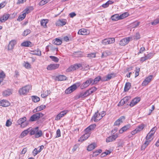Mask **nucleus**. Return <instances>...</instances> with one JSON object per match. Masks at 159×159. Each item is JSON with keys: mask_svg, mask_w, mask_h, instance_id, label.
Returning <instances> with one entry per match:
<instances>
[{"mask_svg": "<svg viewBox=\"0 0 159 159\" xmlns=\"http://www.w3.org/2000/svg\"><path fill=\"white\" fill-rule=\"evenodd\" d=\"M96 147V144L95 143H93L89 145L87 147V149L88 151H91Z\"/></svg>", "mask_w": 159, "mask_h": 159, "instance_id": "obj_34", "label": "nucleus"}, {"mask_svg": "<svg viewBox=\"0 0 159 159\" xmlns=\"http://www.w3.org/2000/svg\"><path fill=\"white\" fill-rule=\"evenodd\" d=\"M88 96V95L86 91L84 93H81L75 96V99L77 100L80 98H83Z\"/></svg>", "mask_w": 159, "mask_h": 159, "instance_id": "obj_17", "label": "nucleus"}, {"mask_svg": "<svg viewBox=\"0 0 159 159\" xmlns=\"http://www.w3.org/2000/svg\"><path fill=\"white\" fill-rule=\"evenodd\" d=\"M131 39V38L128 37L123 39L120 41L119 44L122 46H125L129 43Z\"/></svg>", "mask_w": 159, "mask_h": 159, "instance_id": "obj_9", "label": "nucleus"}, {"mask_svg": "<svg viewBox=\"0 0 159 159\" xmlns=\"http://www.w3.org/2000/svg\"><path fill=\"white\" fill-rule=\"evenodd\" d=\"M39 153L38 150L36 148H34L33 151V154L34 156H36Z\"/></svg>", "mask_w": 159, "mask_h": 159, "instance_id": "obj_57", "label": "nucleus"}, {"mask_svg": "<svg viewBox=\"0 0 159 159\" xmlns=\"http://www.w3.org/2000/svg\"><path fill=\"white\" fill-rule=\"evenodd\" d=\"M144 125L143 124H142L139 125L136 129L135 130L138 132L142 130L144 128Z\"/></svg>", "mask_w": 159, "mask_h": 159, "instance_id": "obj_33", "label": "nucleus"}, {"mask_svg": "<svg viewBox=\"0 0 159 159\" xmlns=\"http://www.w3.org/2000/svg\"><path fill=\"white\" fill-rule=\"evenodd\" d=\"M23 65L26 68L30 69L31 68V65L27 62H25L24 61Z\"/></svg>", "mask_w": 159, "mask_h": 159, "instance_id": "obj_46", "label": "nucleus"}, {"mask_svg": "<svg viewBox=\"0 0 159 159\" xmlns=\"http://www.w3.org/2000/svg\"><path fill=\"white\" fill-rule=\"evenodd\" d=\"M131 87V84L129 82H127L125 85L124 91L125 92L128 91Z\"/></svg>", "mask_w": 159, "mask_h": 159, "instance_id": "obj_35", "label": "nucleus"}, {"mask_svg": "<svg viewBox=\"0 0 159 159\" xmlns=\"http://www.w3.org/2000/svg\"><path fill=\"white\" fill-rule=\"evenodd\" d=\"M30 130V128H29L26 130L24 131L21 133L20 136L21 138H23L25 136Z\"/></svg>", "mask_w": 159, "mask_h": 159, "instance_id": "obj_31", "label": "nucleus"}, {"mask_svg": "<svg viewBox=\"0 0 159 159\" xmlns=\"http://www.w3.org/2000/svg\"><path fill=\"white\" fill-rule=\"evenodd\" d=\"M9 103L6 100H3L0 101V106L6 107L9 105Z\"/></svg>", "mask_w": 159, "mask_h": 159, "instance_id": "obj_21", "label": "nucleus"}, {"mask_svg": "<svg viewBox=\"0 0 159 159\" xmlns=\"http://www.w3.org/2000/svg\"><path fill=\"white\" fill-rule=\"evenodd\" d=\"M125 119V117L124 116H121L119 119L117 120L114 123V125L118 126L120 123H122L123 120Z\"/></svg>", "mask_w": 159, "mask_h": 159, "instance_id": "obj_18", "label": "nucleus"}, {"mask_svg": "<svg viewBox=\"0 0 159 159\" xmlns=\"http://www.w3.org/2000/svg\"><path fill=\"white\" fill-rule=\"evenodd\" d=\"M66 77L65 76L62 75H59L57 76L56 77L57 80L60 81L66 80Z\"/></svg>", "mask_w": 159, "mask_h": 159, "instance_id": "obj_24", "label": "nucleus"}, {"mask_svg": "<svg viewBox=\"0 0 159 159\" xmlns=\"http://www.w3.org/2000/svg\"><path fill=\"white\" fill-rule=\"evenodd\" d=\"M153 135V133H151V132L148 133L146 137V140H150Z\"/></svg>", "mask_w": 159, "mask_h": 159, "instance_id": "obj_49", "label": "nucleus"}, {"mask_svg": "<svg viewBox=\"0 0 159 159\" xmlns=\"http://www.w3.org/2000/svg\"><path fill=\"white\" fill-rule=\"evenodd\" d=\"M112 137V138L113 139V140H115L118 137V134H116L114 135H113L111 136Z\"/></svg>", "mask_w": 159, "mask_h": 159, "instance_id": "obj_63", "label": "nucleus"}, {"mask_svg": "<svg viewBox=\"0 0 159 159\" xmlns=\"http://www.w3.org/2000/svg\"><path fill=\"white\" fill-rule=\"evenodd\" d=\"M134 39L136 40L140 38V36L139 33H137L134 36Z\"/></svg>", "mask_w": 159, "mask_h": 159, "instance_id": "obj_64", "label": "nucleus"}, {"mask_svg": "<svg viewBox=\"0 0 159 159\" xmlns=\"http://www.w3.org/2000/svg\"><path fill=\"white\" fill-rule=\"evenodd\" d=\"M31 32V30L28 29H26L23 32L22 35L24 36H26Z\"/></svg>", "mask_w": 159, "mask_h": 159, "instance_id": "obj_45", "label": "nucleus"}, {"mask_svg": "<svg viewBox=\"0 0 159 159\" xmlns=\"http://www.w3.org/2000/svg\"><path fill=\"white\" fill-rule=\"evenodd\" d=\"M90 33L89 30L82 28L79 30L78 32V34L81 35H87L88 34Z\"/></svg>", "mask_w": 159, "mask_h": 159, "instance_id": "obj_15", "label": "nucleus"}, {"mask_svg": "<svg viewBox=\"0 0 159 159\" xmlns=\"http://www.w3.org/2000/svg\"><path fill=\"white\" fill-rule=\"evenodd\" d=\"M81 52H75L73 53L72 55L73 57H81Z\"/></svg>", "mask_w": 159, "mask_h": 159, "instance_id": "obj_42", "label": "nucleus"}, {"mask_svg": "<svg viewBox=\"0 0 159 159\" xmlns=\"http://www.w3.org/2000/svg\"><path fill=\"white\" fill-rule=\"evenodd\" d=\"M31 54H34L40 56L41 55V52L39 49H38L37 50H35L33 51H31Z\"/></svg>", "mask_w": 159, "mask_h": 159, "instance_id": "obj_27", "label": "nucleus"}, {"mask_svg": "<svg viewBox=\"0 0 159 159\" xmlns=\"http://www.w3.org/2000/svg\"><path fill=\"white\" fill-rule=\"evenodd\" d=\"M31 86L30 85H26L20 89L19 91V93L21 95L27 94L31 89Z\"/></svg>", "mask_w": 159, "mask_h": 159, "instance_id": "obj_2", "label": "nucleus"}, {"mask_svg": "<svg viewBox=\"0 0 159 159\" xmlns=\"http://www.w3.org/2000/svg\"><path fill=\"white\" fill-rule=\"evenodd\" d=\"M151 141V140H146L145 143L143 145L142 148H143V147H144V148H145L150 143Z\"/></svg>", "mask_w": 159, "mask_h": 159, "instance_id": "obj_47", "label": "nucleus"}, {"mask_svg": "<svg viewBox=\"0 0 159 159\" xmlns=\"http://www.w3.org/2000/svg\"><path fill=\"white\" fill-rule=\"evenodd\" d=\"M97 89V88L95 87H93L89 89L86 91V92L88 95V96H89L92 93H94V92L96 91Z\"/></svg>", "mask_w": 159, "mask_h": 159, "instance_id": "obj_20", "label": "nucleus"}, {"mask_svg": "<svg viewBox=\"0 0 159 159\" xmlns=\"http://www.w3.org/2000/svg\"><path fill=\"white\" fill-rule=\"evenodd\" d=\"M115 42V39L113 38L106 39L103 40L102 43L103 44L107 45L114 43Z\"/></svg>", "mask_w": 159, "mask_h": 159, "instance_id": "obj_7", "label": "nucleus"}, {"mask_svg": "<svg viewBox=\"0 0 159 159\" xmlns=\"http://www.w3.org/2000/svg\"><path fill=\"white\" fill-rule=\"evenodd\" d=\"M59 64H50L48 66L47 69L48 70H52L56 69L58 68L59 66Z\"/></svg>", "mask_w": 159, "mask_h": 159, "instance_id": "obj_12", "label": "nucleus"}, {"mask_svg": "<svg viewBox=\"0 0 159 159\" xmlns=\"http://www.w3.org/2000/svg\"><path fill=\"white\" fill-rule=\"evenodd\" d=\"M129 15L128 13L127 12H125L123 13V14L120 15L119 16L120 20L122 19L127 16H128Z\"/></svg>", "mask_w": 159, "mask_h": 159, "instance_id": "obj_40", "label": "nucleus"}, {"mask_svg": "<svg viewBox=\"0 0 159 159\" xmlns=\"http://www.w3.org/2000/svg\"><path fill=\"white\" fill-rule=\"evenodd\" d=\"M111 19L113 21H117L120 20L119 15L118 14H116L112 15Z\"/></svg>", "mask_w": 159, "mask_h": 159, "instance_id": "obj_30", "label": "nucleus"}, {"mask_svg": "<svg viewBox=\"0 0 159 159\" xmlns=\"http://www.w3.org/2000/svg\"><path fill=\"white\" fill-rule=\"evenodd\" d=\"M106 142H111L112 141H114L113 139L112 138V137L111 136H110L109 137H107L106 139Z\"/></svg>", "mask_w": 159, "mask_h": 159, "instance_id": "obj_55", "label": "nucleus"}, {"mask_svg": "<svg viewBox=\"0 0 159 159\" xmlns=\"http://www.w3.org/2000/svg\"><path fill=\"white\" fill-rule=\"evenodd\" d=\"M42 131L41 130H39L38 129H37V132L35 134V138H38L41 137L42 136Z\"/></svg>", "mask_w": 159, "mask_h": 159, "instance_id": "obj_36", "label": "nucleus"}, {"mask_svg": "<svg viewBox=\"0 0 159 159\" xmlns=\"http://www.w3.org/2000/svg\"><path fill=\"white\" fill-rule=\"evenodd\" d=\"M46 107V106L45 105H41L39 106L38 107L36 108L33 110V112H35L37 111H39L42 110L44 109Z\"/></svg>", "mask_w": 159, "mask_h": 159, "instance_id": "obj_22", "label": "nucleus"}, {"mask_svg": "<svg viewBox=\"0 0 159 159\" xmlns=\"http://www.w3.org/2000/svg\"><path fill=\"white\" fill-rule=\"evenodd\" d=\"M101 80V76H98L95 78L93 80V82L92 83V85L98 83L99 81Z\"/></svg>", "mask_w": 159, "mask_h": 159, "instance_id": "obj_29", "label": "nucleus"}, {"mask_svg": "<svg viewBox=\"0 0 159 159\" xmlns=\"http://www.w3.org/2000/svg\"><path fill=\"white\" fill-rule=\"evenodd\" d=\"M48 2V1L47 0H42L39 3L40 6H43L46 4Z\"/></svg>", "mask_w": 159, "mask_h": 159, "instance_id": "obj_50", "label": "nucleus"}, {"mask_svg": "<svg viewBox=\"0 0 159 159\" xmlns=\"http://www.w3.org/2000/svg\"><path fill=\"white\" fill-rule=\"evenodd\" d=\"M25 13H24L19 16L17 19V20L19 21H21L25 18Z\"/></svg>", "mask_w": 159, "mask_h": 159, "instance_id": "obj_41", "label": "nucleus"}, {"mask_svg": "<svg viewBox=\"0 0 159 159\" xmlns=\"http://www.w3.org/2000/svg\"><path fill=\"white\" fill-rule=\"evenodd\" d=\"M140 68H139L136 67L135 70V77H136L139 75V73L140 71Z\"/></svg>", "mask_w": 159, "mask_h": 159, "instance_id": "obj_51", "label": "nucleus"}, {"mask_svg": "<svg viewBox=\"0 0 159 159\" xmlns=\"http://www.w3.org/2000/svg\"><path fill=\"white\" fill-rule=\"evenodd\" d=\"M66 23V20L65 19L58 20L56 22V25L57 26H63Z\"/></svg>", "mask_w": 159, "mask_h": 159, "instance_id": "obj_13", "label": "nucleus"}, {"mask_svg": "<svg viewBox=\"0 0 159 159\" xmlns=\"http://www.w3.org/2000/svg\"><path fill=\"white\" fill-rule=\"evenodd\" d=\"M32 101L34 102H36L39 101L40 98L36 96H33L31 97Z\"/></svg>", "mask_w": 159, "mask_h": 159, "instance_id": "obj_38", "label": "nucleus"}, {"mask_svg": "<svg viewBox=\"0 0 159 159\" xmlns=\"http://www.w3.org/2000/svg\"><path fill=\"white\" fill-rule=\"evenodd\" d=\"M130 125H128L123 127L122 128L124 130V131H125L129 129L130 128Z\"/></svg>", "mask_w": 159, "mask_h": 159, "instance_id": "obj_54", "label": "nucleus"}, {"mask_svg": "<svg viewBox=\"0 0 159 159\" xmlns=\"http://www.w3.org/2000/svg\"><path fill=\"white\" fill-rule=\"evenodd\" d=\"M140 100V98L139 97H136L133 99L129 104L131 107H133Z\"/></svg>", "mask_w": 159, "mask_h": 159, "instance_id": "obj_16", "label": "nucleus"}, {"mask_svg": "<svg viewBox=\"0 0 159 159\" xmlns=\"http://www.w3.org/2000/svg\"><path fill=\"white\" fill-rule=\"evenodd\" d=\"M105 112L102 111L101 113H98V111L96 112L92 118L94 122H97L101 120L105 115Z\"/></svg>", "mask_w": 159, "mask_h": 159, "instance_id": "obj_1", "label": "nucleus"}, {"mask_svg": "<svg viewBox=\"0 0 159 159\" xmlns=\"http://www.w3.org/2000/svg\"><path fill=\"white\" fill-rule=\"evenodd\" d=\"M113 75V74H108L107 75L106 78L108 80H110L111 78H113L112 76Z\"/></svg>", "mask_w": 159, "mask_h": 159, "instance_id": "obj_59", "label": "nucleus"}, {"mask_svg": "<svg viewBox=\"0 0 159 159\" xmlns=\"http://www.w3.org/2000/svg\"><path fill=\"white\" fill-rule=\"evenodd\" d=\"M5 77V75L4 73L2 71L0 73V81L2 82L4 78Z\"/></svg>", "mask_w": 159, "mask_h": 159, "instance_id": "obj_44", "label": "nucleus"}, {"mask_svg": "<svg viewBox=\"0 0 159 159\" xmlns=\"http://www.w3.org/2000/svg\"><path fill=\"white\" fill-rule=\"evenodd\" d=\"M51 93V92L50 90H47L45 91V92H44L43 93L41 94V96L42 98H45L47 96H48L49 94H50Z\"/></svg>", "mask_w": 159, "mask_h": 159, "instance_id": "obj_39", "label": "nucleus"}, {"mask_svg": "<svg viewBox=\"0 0 159 159\" xmlns=\"http://www.w3.org/2000/svg\"><path fill=\"white\" fill-rule=\"evenodd\" d=\"M17 123L19 125H20L21 127L22 128L25 127L29 124V122L26 121V118L25 117L19 119Z\"/></svg>", "mask_w": 159, "mask_h": 159, "instance_id": "obj_3", "label": "nucleus"}, {"mask_svg": "<svg viewBox=\"0 0 159 159\" xmlns=\"http://www.w3.org/2000/svg\"><path fill=\"white\" fill-rule=\"evenodd\" d=\"M96 125L95 124L91 125L89 126V128L91 130H93L96 127Z\"/></svg>", "mask_w": 159, "mask_h": 159, "instance_id": "obj_61", "label": "nucleus"}, {"mask_svg": "<svg viewBox=\"0 0 159 159\" xmlns=\"http://www.w3.org/2000/svg\"><path fill=\"white\" fill-rule=\"evenodd\" d=\"M32 45V43L29 41L24 42L21 44V46L24 47H31Z\"/></svg>", "mask_w": 159, "mask_h": 159, "instance_id": "obj_25", "label": "nucleus"}, {"mask_svg": "<svg viewBox=\"0 0 159 159\" xmlns=\"http://www.w3.org/2000/svg\"><path fill=\"white\" fill-rule=\"evenodd\" d=\"M95 53H91L88 54L87 55V57L90 58L95 57Z\"/></svg>", "mask_w": 159, "mask_h": 159, "instance_id": "obj_53", "label": "nucleus"}, {"mask_svg": "<svg viewBox=\"0 0 159 159\" xmlns=\"http://www.w3.org/2000/svg\"><path fill=\"white\" fill-rule=\"evenodd\" d=\"M61 43V40L58 39L56 38L53 41V43L55 45H60Z\"/></svg>", "mask_w": 159, "mask_h": 159, "instance_id": "obj_32", "label": "nucleus"}, {"mask_svg": "<svg viewBox=\"0 0 159 159\" xmlns=\"http://www.w3.org/2000/svg\"><path fill=\"white\" fill-rule=\"evenodd\" d=\"M80 85V83H79L74 84L66 89V93L69 94L72 92L77 88V86H79Z\"/></svg>", "mask_w": 159, "mask_h": 159, "instance_id": "obj_6", "label": "nucleus"}, {"mask_svg": "<svg viewBox=\"0 0 159 159\" xmlns=\"http://www.w3.org/2000/svg\"><path fill=\"white\" fill-rule=\"evenodd\" d=\"M108 53H109V52L107 51H106L102 53L101 57L103 58L104 57H106L107 56L109 55V54H108Z\"/></svg>", "mask_w": 159, "mask_h": 159, "instance_id": "obj_56", "label": "nucleus"}, {"mask_svg": "<svg viewBox=\"0 0 159 159\" xmlns=\"http://www.w3.org/2000/svg\"><path fill=\"white\" fill-rule=\"evenodd\" d=\"M48 23V20L47 19H43L41 21V25L45 28L47 27L46 24Z\"/></svg>", "mask_w": 159, "mask_h": 159, "instance_id": "obj_37", "label": "nucleus"}, {"mask_svg": "<svg viewBox=\"0 0 159 159\" xmlns=\"http://www.w3.org/2000/svg\"><path fill=\"white\" fill-rule=\"evenodd\" d=\"M93 82V79L90 78L88 79V80L85 82H84L80 85V88L81 89H83L87 88L90 84L92 85V83Z\"/></svg>", "mask_w": 159, "mask_h": 159, "instance_id": "obj_5", "label": "nucleus"}, {"mask_svg": "<svg viewBox=\"0 0 159 159\" xmlns=\"http://www.w3.org/2000/svg\"><path fill=\"white\" fill-rule=\"evenodd\" d=\"M82 65L80 64H75L73 66H71L67 69L66 71L69 72L71 71H74L76 69H78L81 67Z\"/></svg>", "mask_w": 159, "mask_h": 159, "instance_id": "obj_8", "label": "nucleus"}, {"mask_svg": "<svg viewBox=\"0 0 159 159\" xmlns=\"http://www.w3.org/2000/svg\"><path fill=\"white\" fill-rule=\"evenodd\" d=\"M49 57L52 60V61L56 62H57L59 61L58 58L55 56H50Z\"/></svg>", "mask_w": 159, "mask_h": 159, "instance_id": "obj_48", "label": "nucleus"}, {"mask_svg": "<svg viewBox=\"0 0 159 159\" xmlns=\"http://www.w3.org/2000/svg\"><path fill=\"white\" fill-rule=\"evenodd\" d=\"M16 44V42L15 41L12 40L10 41L8 45V49L9 50L12 49Z\"/></svg>", "mask_w": 159, "mask_h": 159, "instance_id": "obj_23", "label": "nucleus"}, {"mask_svg": "<svg viewBox=\"0 0 159 159\" xmlns=\"http://www.w3.org/2000/svg\"><path fill=\"white\" fill-rule=\"evenodd\" d=\"M159 23V18L156 19L151 22V24L153 25H155Z\"/></svg>", "mask_w": 159, "mask_h": 159, "instance_id": "obj_52", "label": "nucleus"}, {"mask_svg": "<svg viewBox=\"0 0 159 159\" xmlns=\"http://www.w3.org/2000/svg\"><path fill=\"white\" fill-rule=\"evenodd\" d=\"M11 122L9 120H8L6 121V125L7 126L9 127L11 125Z\"/></svg>", "mask_w": 159, "mask_h": 159, "instance_id": "obj_60", "label": "nucleus"}, {"mask_svg": "<svg viewBox=\"0 0 159 159\" xmlns=\"http://www.w3.org/2000/svg\"><path fill=\"white\" fill-rule=\"evenodd\" d=\"M68 112V110H64L61 111L59 114L57 115L55 118V120H58L66 115Z\"/></svg>", "mask_w": 159, "mask_h": 159, "instance_id": "obj_10", "label": "nucleus"}, {"mask_svg": "<svg viewBox=\"0 0 159 159\" xmlns=\"http://www.w3.org/2000/svg\"><path fill=\"white\" fill-rule=\"evenodd\" d=\"M43 116V114L40 112L37 113L32 115L30 118L29 121H35L39 119L40 117Z\"/></svg>", "mask_w": 159, "mask_h": 159, "instance_id": "obj_4", "label": "nucleus"}, {"mask_svg": "<svg viewBox=\"0 0 159 159\" xmlns=\"http://www.w3.org/2000/svg\"><path fill=\"white\" fill-rule=\"evenodd\" d=\"M61 136V132L59 129H58L56 132V138H58Z\"/></svg>", "mask_w": 159, "mask_h": 159, "instance_id": "obj_58", "label": "nucleus"}, {"mask_svg": "<svg viewBox=\"0 0 159 159\" xmlns=\"http://www.w3.org/2000/svg\"><path fill=\"white\" fill-rule=\"evenodd\" d=\"M130 98L131 97L129 96H126L124 97L119 102L117 106L119 107L123 105L124 104L127 103L128 100L130 99Z\"/></svg>", "mask_w": 159, "mask_h": 159, "instance_id": "obj_11", "label": "nucleus"}, {"mask_svg": "<svg viewBox=\"0 0 159 159\" xmlns=\"http://www.w3.org/2000/svg\"><path fill=\"white\" fill-rule=\"evenodd\" d=\"M157 128L156 127H154L149 132L153 133V134H154V133H155V131L157 130Z\"/></svg>", "mask_w": 159, "mask_h": 159, "instance_id": "obj_62", "label": "nucleus"}, {"mask_svg": "<svg viewBox=\"0 0 159 159\" xmlns=\"http://www.w3.org/2000/svg\"><path fill=\"white\" fill-rule=\"evenodd\" d=\"M10 16L9 14L5 13L0 18V21L2 22H4L7 20Z\"/></svg>", "mask_w": 159, "mask_h": 159, "instance_id": "obj_19", "label": "nucleus"}, {"mask_svg": "<svg viewBox=\"0 0 159 159\" xmlns=\"http://www.w3.org/2000/svg\"><path fill=\"white\" fill-rule=\"evenodd\" d=\"M152 78V75H150L148 77H146L142 83V85L143 86H146L151 81Z\"/></svg>", "mask_w": 159, "mask_h": 159, "instance_id": "obj_14", "label": "nucleus"}, {"mask_svg": "<svg viewBox=\"0 0 159 159\" xmlns=\"http://www.w3.org/2000/svg\"><path fill=\"white\" fill-rule=\"evenodd\" d=\"M90 133H86L80 137V140L81 141H84L88 139L90 136Z\"/></svg>", "mask_w": 159, "mask_h": 159, "instance_id": "obj_28", "label": "nucleus"}, {"mask_svg": "<svg viewBox=\"0 0 159 159\" xmlns=\"http://www.w3.org/2000/svg\"><path fill=\"white\" fill-rule=\"evenodd\" d=\"M12 93L11 90L10 89H7L3 92V95L4 96H7L10 95Z\"/></svg>", "mask_w": 159, "mask_h": 159, "instance_id": "obj_26", "label": "nucleus"}, {"mask_svg": "<svg viewBox=\"0 0 159 159\" xmlns=\"http://www.w3.org/2000/svg\"><path fill=\"white\" fill-rule=\"evenodd\" d=\"M38 127H37L35 128L34 129H33L32 130L30 129V134L31 135H33L34 134H35L36 133V132H37V129H38Z\"/></svg>", "mask_w": 159, "mask_h": 159, "instance_id": "obj_43", "label": "nucleus"}]
</instances>
